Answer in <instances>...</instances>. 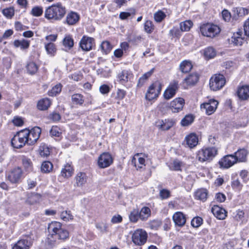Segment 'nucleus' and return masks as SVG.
Segmentation results:
<instances>
[{
	"label": "nucleus",
	"instance_id": "f257e3e1",
	"mask_svg": "<svg viewBox=\"0 0 249 249\" xmlns=\"http://www.w3.org/2000/svg\"><path fill=\"white\" fill-rule=\"evenodd\" d=\"M218 154V148L215 146L203 147L197 151L196 159L200 163L212 161Z\"/></svg>",
	"mask_w": 249,
	"mask_h": 249
},
{
	"label": "nucleus",
	"instance_id": "f03ea898",
	"mask_svg": "<svg viewBox=\"0 0 249 249\" xmlns=\"http://www.w3.org/2000/svg\"><path fill=\"white\" fill-rule=\"evenodd\" d=\"M66 12V8L58 3L48 7L45 11V17L48 19L59 20L62 19Z\"/></svg>",
	"mask_w": 249,
	"mask_h": 249
},
{
	"label": "nucleus",
	"instance_id": "7ed1b4c3",
	"mask_svg": "<svg viewBox=\"0 0 249 249\" xmlns=\"http://www.w3.org/2000/svg\"><path fill=\"white\" fill-rule=\"evenodd\" d=\"M48 231L50 234L55 238L65 240L69 237L68 231L62 228V224L58 222L54 221L49 224Z\"/></svg>",
	"mask_w": 249,
	"mask_h": 249
},
{
	"label": "nucleus",
	"instance_id": "20e7f679",
	"mask_svg": "<svg viewBox=\"0 0 249 249\" xmlns=\"http://www.w3.org/2000/svg\"><path fill=\"white\" fill-rule=\"evenodd\" d=\"M200 31L203 36L213 38L220 32V29L216 25L207 23L200 26Z\"/></svg>",
	"mask_w": 249,
	"mask_h": 249
},
{
	"label": "nucleus",
	"instance_id": "39448f33",
	"mask_svg": "<svg viewBox=\"0 0 249 249\" xmlns=\"http://www.w3.org/2000/svg\"><path fill=\"white\" fill-rule=\"evenodd\" d=\"M27 131H24L23 130L17 132L11 140L12 145L16 148H20L22 147L26 143L28 144Z\"/></svg>",
	"mask_w": 249,
	"mask_h": 249
},
{
	"label": "nucleus",
	"instance_id": "423d86ee",
	"mask_svg": "<svg viewBox=\"0 0 249 249\" xmlns=\"http://www.w3.org/2000/svg\"><path fill=\"white\" fill-rule=\"evenodd\" d=\"M162 86V84L159 81H156L151 84L145 94L146 99L151 101L157 98L161 92Z\"/></svg>",
	"mask_w": 249,
	"mask_h": 249
},
{
	"label": "nucleus",
	"instance_id": "0eeeda50",
	"mask_svg": "<svg viewBox=\"0 0 249 249\" xmlns=\"http://www.w3.org/2000/svg\"><path fill=\"white\" fill-rule=\"evenodd\" d=\"M226 83L224 76L220 74H216L210 80V87L213 91L218 90L222 88Z\"/></svg>",
	"mask_w": 249,
	"mask_h": 249
},
{
	"label": "nucleus",
	"instance_id": "6e6552de",
	"mask_svg": "<svg viewBox=\"0 0 249 249\" xmlns=\"http://www.w3.org/2000/svg\"><path fill=\"white\" fill-rule=\"evenodd\" d=\"M147 239V233L142 229L135 230L132 235V241L136 245H143L146 243Z\"/></svg>",
	"mask_w": 249,
	"mask_h": 249
},
{
	"label": "nucleus",
	"instance_id": "1a4fd4ad",
	"mask_svg": "<svg viewBox=\"0 0 249 249\" xmlns=\"http://www.w3.org/2000/svg\"><path fill=\"white\" fill-rule=\"evenodd\" d=\"M23 176V171L21 168L16 167L10 171L7 174V179L12 183H18L21 179Z\"/></svg>",
	"mask_w": 249,
	"mask_h": 249
},
{
	"label": "nucleus",
	"instance_id": "9d476101",
	"mask_svg": "<svg viewBox=\"0 0 249 249\" xmlns=\"http://www.w3.org/2000/svg\"><path fill=\"white\" fill-rule=\"evenodd\" d=\"M24 131H27V135L28 144L32 145L35 143L39 138L41 132V130L40 127L36 126L33 128L31 130L28 129H24Z\"/></svg>",
	"mask_w": 249,
	"mask_h": 249
},
{
	"label": "nucleus",
	"instance_id": "9b49d317",
	"mask_svg": "<svg viewBox=\"0 0 249 249\" xmlns=\"http://www.w3.org/2000/svg\"><path fill=\"white\" fill-rule=\"evenodd\" d=\"M113 161L111 155L107 152L100 155L98 159V165L100 168H105L109 167Z\"/></svg>",
	"mask_w": 249,
	"mask_h": 249
},
{
	"label": "nucleus",
	"instance_id": "f8f14e48",
	"mask_svg": "<svg viewBox=\"0 0 249 249\" xmlns=\"http://www.w3.org/2000/svg\"><path fill=\"white\" fill-rule=\"evenodd\" d=\"M218 102L214 99H210L208 102L204 103L200 106L201 109L204 110L205 113L210 115L213 114L216 110Z\"/></svg>",
	"mask_w": 249,
	"mask_h": 249
},
{
	"label": "nucleus",
	"instance_id": "ddd939ff",
	"mask_svg": "<svg viewBox=\"0 0 249 249\" xmlns=\"http://www.w3.org/2000/svg\"><path fill=\"white\" fill-rule=\"evenodd\" d=\"M179 88L178 82L175 80L172 81L163 93V97L166 100L173 98Z\"/></svg>",
	"mask_w": 249,
	"mask_h": 249
},
{
	"label": "nucleus",
	"instance_id": "4468645a",
	"mask_svg": "<svg viewBox=\"0 0 249 249\" xmlns=\"http://www.w3.org/2000/svg\"><path fill=\"white\" fill-rule=\"evenodd\" d=\"M237 162L234 155L229 154L223 157L218 163L221 168L228 169Z\"/></svg>",
	"mask_w": 249,
	"mask_h": 249
},
{
	"label": "nucleus",
	"instance_id": "2eb2a0df",
	"mask_svg": "<svg viewBox=\"0 0 249 249\" xmlns=\"http://www.w3.org/2000/svg\"><path fill=\"white\" fill-rule=\"evenodd\" d=\"M184 100L182 98H176L171 102L169 108L173 113L181 111L184 105Z\"/></svg>",
	"mask_w": 249,
	"mask_h": 249
},
{
	"label": "nucleus",
	"instance_id": "dca6fc26",
	"mask_svg": "<svg viewBox=\"0 0 249 249\" xmlns=\"http://www.w3.org/2000/svg\"><path fill=\"white\" fill-rule=\"evenodd\" d=\"M211 211L213 214L219 220H224L227 216V211L224 208L216 205L212 207Z\"/></svg>",
	"mask_w": 249,
	"mask_h": 249
},
{
	"label": "nucleus",
	"instance_id": "f3484780",
	"mask_svg": "<svg viewBox=\"0 0 249 249\" xmlns=\"http://www.w3.org/2000/svg\"><path fill=\"white\" fill-rule=\"evenodd\" d=\"M133 78V74L128 70H124L119 72L117 75V79L122 84H125Z\"/></svg>",
	"mask_w": 249,
	"mask_h": 249
},
{
	"label": "nucleus",
	"instance_id": "a211bd4d",
	"mask_svg": "<svg viewBox=\"0 0 249 249\" xmlns=\"http://www.w3.org/2000/svg\"><path fill=\"white\" fill-rule=\"evenodd\" d=\"M32 244L30 238L18 240L13 247L12 249H29Z\"/></svg>",
	"mask_w": 249,
	"mask_h": 249
},
{
	"label": "nucleus",
	"instance_id": "6ab92c4d",
	"mask_svg": "<svg viewBox=\"0 0 249 249\" xmlns=\"http://www.w3.org/2000/svg\"><path fill=\"white\" fill-rule=\"evenodd\" d=\"M175 124L172 119H165L159 120L156 123L157 126L161 130H168Z\"/></svg>",
	"mask_w": 249,
	"mask_h": 249
},
{
	"label": "nucleus",
	"instance_id": "aec40b11",
	"mask_svg": "<svg viewBox=\"0 0 249 249\" xmlns=\"http://www.w3.org/2000/svg\"><path fill=\"white\" fill-rule=\"evenodd\" d=\"M173 219L176 225L183 226L186 221L185 215L180 212H176L173 215Z\"/></svg>",
	"mask_w": 249,
	"mask_h": 249
},
{
	"label": "nucleus",
	"instance_id": "412c9836",
	"mask_svg": "<svg viewBox=\"0 0 249 249\" xmlns=\"http://www.w3.org/2000/svg\"><path fill=\"white\" fill-rule=\"evenodd\" d=\"M248 154L249 152L247 149L242 148L238 149L233 155L237 162H244L247 161Z\"/></svg>",
	"mask_w": 249,
	"mask_h": 249
},
{
	"label": "nucleus",
	"instance_id": "4be33fe9",
	"mask_svg": "<svg viewBox=\"0 0 249 249\" xmlns=\"http://www.w3.org/2000/svg\"><path fill=\"white\" fill-rule=\"evenodd\" d=\"M237 94L241 100H247L249 98V86L245 85L239 87Z\"/></svg>",
	"mask_w": 249,
	"mask_h": 249
},
{
	"label": "nucleus",
	"instance_id": "5701e85b",
	"mask_svg": "<svg viewBox=\"0 0 249 249\" xmlns=\"http://www.w3.org/2000/svg\"><path fill=\"white\" fill-rule=\"evenodd\" d=\"M185 141L186 144L190 148L196 147L198 142V139L197 135L194 133H190L185 137Z\"/></svg>",
	"mask_w": 249,
	"mask_h": 249
},
{
	"label": "nucleus",
	"instance_id": "b1692460",
	"mask_svg": "<svg viewBox=\"0 0 249 249\" xmlns=\"http://www.w3.org/2000/svg\"><path fill=\"white\" fill-rule=\"evenodd\" d=\"M249 14V10L243 7L234 8L232 10V20H237L239 17Z\"/></svg>",
	"mask_w": 249,
	"mask_h": 249
},
{
	"label": "nucleus",
	"instance_id": "393cba45",
	"mask_svg": "<svg viewBox=\"0 0 249 249\" xmlns=\"http://www.w3.org/2000/svg\"><path fill=\"white\" fill-rule=\"evenodd\" d=\"M80 46L84 51H88L91 50L92 47V38L84 36L80 42Z\"/></svg>",
	"mask_w": 249,
	"mask_h": 249
},
{
	"label": "nucleus",
	"instance_id": "a878e982",
	"mask_svg": "<svg viewBox=\"0 0 249 249\" xmlns=\"http://www.w3.org/2000/svg\"><path fill=\"white\" fill-rule=\"evenodd\" d=\"M140 155V153L136 154L131 160V164L136 168H142V166L145 165V159L143 158L138 157Z\"/></svg>",
	"mask_w": 249,
	"mask_h": 249
},
{
	"label": "nucleus",
	"instance_id": "bb28decb",
	"mask_svg": "<svg viewBox=\"0 0 249 249\" xmlns=\"http://www.w3.org/2000/svg\"><path fill=\"white\" fill-rule=\"evenodd\" d=\"M199 75L196 73L189 74L184 79V82L189 86H194L199 80Z\"/></svg>",
	"mask_w": 249,
	"mask_h": 249
},
{
	"label": "nucleus",
	"instance_id": "cd10ccee",
	"mask_svg": "<svg viewBox=\"0 0 249 249\" xmlns=\"http://www.w3.org/2000/svg\"><path fill=\"white\" fill-rule=\"evenodd\" d=\"M73 173V169L71 165L67 163L64 166L61 171V176L65 178H69L72 176Z\"/></svg>",
	"mask_w": 249,
	"mask_h": 249
},
{
	"label": "nucleus",
	"instance_id": "c85d7f7f",
	"mask_svg": "<svg viewBox=\"0 0 249 249\" xmlns=\"http://www.w3.org/2000/svg\"><path fill=\"white\" fill-rule=\"evenodd\" d=\"M79 19V15L74 12H71L69 13L66 18V21L69 25L75 24L78 21Z\"/></svg>",
	"mask_w": 249,
	"mask_h": 249
},
{
	"label": "nucleus",
	"instance_id": "c756f323",
	"mask_svg": "<svg viewBox=\"0 0 249 249\" xmlns=\"http://www.w3.org/2000/svg\"><path fill=\"white\" fill-rule=\"evenodd\" d=\"M51 104V100L47 98L39 100L37 103V108L40 110H47Z\"/></svg>",
	"mask_w": 249,
	"mask_h": 249
},
{
	"label": "nucleus",
	"instance_id": "7c9ffc66",
	"mask_svg": "<svg viewBox=\"0 0 249 249\" xmlns=\"http://www.w3.org/2000/svg\"><path fill=\"white\" fill-rule=\"evenodd\" d=\"M151 215V210L149 207H143L139 211L140 219L142 221H146Z\"/></svg>",
	"mask_w": 249,
	"mask_h": 249
},
{
	"label": "nucleus",
	"instance_id": "2f4dec72",
	"mask_svg": "<svg viewBox=\"0 0 249 249\" xmlns=\"http://www.w3.org/2000/svg\"><path fill=\"white\" fill-rule=\"evenodd\" d=\"M38 153L41 157L46 158L48 157L50 154V150L49 147L44 143H41L38 150Z\"/></svg>",
	"mask_w": 249,
	"mask_h": 249
},
{
	"label": "nucleus",
	"instance_id": "473e14b6",
	"mask_svg": "<svg viewBox=\"0 0 249 249\" xmlns=\"http://www.w3.org/2000/svg\"><path fill=\"white\" fill-rule=\"evenodd\" d=\"M154 68H152L148 72L144 73L139 79L137 86L141 87L146 82L148 79L152 75L154 71Z\"/></svg>",
	"mask_w": 249,
	"mask_h": 249
},
{
	"label": "nucleus",
	"instance_id": "72a5a7b5",
	"mask_svg": "<svg viewBox=\"0 0 249 249\" xmlns=\"http://www.w3.org/2000/svg\"><path fill=\"white\" fill-rule=\"evenodd\" d=\"M195 196L196 199L205 201L207 198L208 192L204 189H198L195 192Z\"/></svg>",
	"mask_w": 249,
	"mask_h": 249
},
{
	"label": "nucleus",
	"instance_id": "f704fd0d",
	"mask_svg": "<svg viewBox=\"0 0 249 249\" xmlns=\"http://www.w3.org/2000/svg\"><path fill=\"white\" fill-rule=\"evenodd\" d=\"M75 183L77 186H81L87 181V176L85 173L80 172L75 177Z\"/></svg>",
	"mask_w": 249,
	"mask_h": 249
},
{
	"label": "nucleus",
	"instance_id": "c9c22d12",
	"mask_svg": "<svg viewBox=\"0 0 249 249\" xmlns=\"http://www.w3.org/2000/svg\"><path fill=\"white\" fill-rule=\"evenodd\" d=\"M193 68L190 61L184 60L181 62L179 65V69L183 73H187L190 71Z\"/></svg>",
	"mask_w": 249,
	"mask_h": 249
},
{
	"label": "nucleus",
	"instance_id": "e433bc0d",
	"mask_svg": "<svg viewBox=\"0 0 249 249\" xmlns=\"http://www.w3.org/2000/svg\"><path fill=\"white\" fill-rule=\"evenodd\" d=\"M184 166L183 163L178 160L176 159L173 160L169 165V167L170 170L174 171H181V168Z\"/></svg>",
	"mask_w": 249,
	"mask_h": 249
},
{
	"label": "nucleus",
	"instance_id": "4c0bfd02",
	"mask_svg": "<svg viewBox=\"0 0 249 249\" xmlns=\"http://www.w3.org/2000/svg\"><path fill=\"white\" fill-rule=\"evenodd\" d=\"M30 42V41L24 39L21 40H16L14 42V45L16 48L20 47L21 49L24 50L29 48Z\"/></svg>",
	"mask_w": 249,
	"mask_h": 249
},
{
	"label": "nucleus",
	"instance_id": "58836bf2",
	"mask_svg": "<svg viewBox=\"0 0 249 249\" xmlns=\"http://www.w3.org/2000/svg\"><path fill=\"white\" fill-rule=\"evenodd\" d=\"M62 88V85L60 83L57 84L51 90H49L48 94L50 96H55L61 91Z\"/></svg>",
	"mask_w": 249,
	"mask_h": 249
},
{
	"label": "nucleus",
	"instance_id": "ea45409f",
	"mask_svg": "<svg viewBox=\"0 0 249 249\" xmlns=\"http://www.w3.org/2000/svg\"><path fill=\"white\" fill-rule=\"evenodd\" d=\"M195 117L192 114L186 115L181 121V125L186 126L190 125L194 121Z\"/></svg>",
	"mask_w": 249,
	"mask_h": 249
},
{
	"label": "nucleus",
	"instance_id": "a19ab883",
	"mask_svg": "<svg viewBox=\"0 0 249 249\" xmlns=\"http://www.w3.org/2000/svg\"><path fill=\"white\" fill-rule=\"evenodd\" d=\"M45 48L48 54L52 56L54 55L56 52V48L54 43L50 42L45 44Z\"/></svg>",
	"mask_w": 249,
	"mask_h": 249
},
{
	"label": "nucleus",
	"instance_id": "79ce46f5",
	"mask_svg": "<svg viewBox=\"0 0 249 249\" xmlns=\"http://www.w3.org/2000/svg\"><path fill=\"white\" fill-rule=\"evenodd\" d=\"M53 168V164L49 161H46L42 162L41 170L44 173H48L51 172Z\"/></svg>",
	"mask_w": 249,
	"mask_h": 249
},
{
	"label": "nucleus",
	"instance_id": "37998d69",
	"mask_svg": "<svg viewBox=\"0 0 249 249\" xmlns=\"http://www.w3.org/2000/svg\"><path fill=\"white\" fill-rule=\"evenodd\" d=\"M204 54L208 59L213 58L216 55V51L213 47H209L204 50Z\"/></svg>",
	"mask_w": 249,
	"mask_h": 249
},
{
	"label": "nucleus",
	"instance_id": "c03bdc74",
	"mask_svg": "<svg viewBox=\"0 0 249 249\" xmlns=\"http://www.w3.org/2000/svg\"><path fill=\"white\" fill-rule=\"evenodd\" d=\"M129 218L131 222L136 223L140 219L139 210L137 209H134L131 211L129 215Z\"/></svg>",
	"mask_w": 249,
	"mask_h": 249
},
{
	"label": "nucleus",
	"instance_id": "a18cd8bd",
	"mask_svg": "<svg viewBox=\"0 0 249 249\" xmlns=\"http://www.w3.org/2000/svg\"><path fill=\"white\" fill-rule=\"evenodd\" d=\"M63 46L71 49L74 45L73 40L71 36L70 35L66 36L63 40Z\"/></svg>",
	"mask_w": 249,
	"mask_h": 249
},
{
	"label": "nucleus",
	"instance_id": "49530a36",
	"mask_svg": "<svg viewBox=\"0 0 249 249\" xmlns=\"http://www.w3.org/2000/svg\"><path fill=\"white\" fill-rule=\"evenodd\" d=\"M26 69L29 74L33 75L37 71L38 67L35 63L31 62L27 65Z\"/></svg>",
	"mask_w": 249,
	"mask_h": 249
},
{
	"label": "nucleus",
	"instance_id": "de8ad7c7",
	"mask_svg": "<svg viewBox=\"0 0 249 249\" xmlns=\"http://www.w3.org/2000/svg\"><path fill=\"white\" fill-rule=\"evenodd\" d=\"M100 48L104 53L107 54L111 51L112 46L108 41H105L101 44Z\"/></svg>",
	"mask_w": 249,
	"mask_h": 249
},
{
	"label": "nucleus",
	"instance_id": "09e8293b",
	"mask_svg": "<svg viewBox=\"0 0 249 249\" xmlns=\"http://www.w3.org/2000/svg\"><path fill=\"white\" fill-rule=\"evenodd\" d=\"M192 26L193 22L191 20H186L180 23V29L183 32L188 31Z\"/></svg>",
	"mask_w": 249,
	"mask_h": 249
},
{
	"label": "nucleus",
	"instance_id": "8fccbe9b",
	"mask_svg": "<svg viewBox=\"0 0 249 249\" xmlns=\"http://www.w3.org/2000/svg\"><path fill=\"white\" fill-rule=\"evenodd\" d=\"M144 31L148 34L152 33L155 29L153 22L151 20H146L144 24Z\"/></svg>",
	"mask_w": 249,
	"mask_h": 249
},
{
	"label": "nucleus",
	"instance_id": "3c124183",
	"mask_svg": "<svg viewBox=\"0 0 249 249\" xmlns=\"http://www.w3.org/2000/svg\"><path fill=\"white\" fill-rule=\"evenodd\" d=\"M96 228L101 233H107L108 231L107 224L104 222L97 223L96 225Z\"/></svg>",
	"mask_w": 249,
	"mask_h": 249
},
{
	"label": "nucleus",
	"instance_id": "603ef678",
	"mask_svg": "<svg viewBox=\"0 0 249 249\" xmlns=\"http://www.w3.org/2000/svg\"><path fill=\"white\" fill-rule=\"evenodd\" d=\"M165 17V14L161 10H159L154 15V19L157 22H160Z\"/></svg>",
	"mask_w": 249,
	"mask_h": 249
},
{
	"label": "nucleus",
	"instance_id": "864d4df0",
	"mask_svg": "<svg viewBox=\"0 0 249 249\" xmlns=\"http://www.w3.org/2000/svg\"><path fill=\"white\" fill-rule=\"evenodd\" d=\"M60 217L65 221H68L70 220H72L73 218V216L70 211H63L61 213Z\"/></svg>",
	"mask_w": 249,
	"mask_h": 249
},
{
	"label": "nucleus",
	"instance_id": "5fc2aeb1",
	"mask_svg": "<svg viewBox=\"0 0 249 249\" xmlns=\"http://www.w3.org/2000/svg\"><path fill=\"white\" fill-rule=\"evenodd\" d=\"M71 99L74 104L82 105L84 103V99L82 95L74 94L71 97Z\"/></svg>",
	"mask_w": 249,
	"mask_h": 249
},
{
	"label": "nucleus",
	"instance_id": "6e6d98bb",
	"mask_svg": "<svg viewBox=\"0 0 249 249\" xmlns=\"http://www.w3.org/2000/svg\"><path fill=\"white\" fill-rule=\"evenodd\" d=\"M203 223V219L201 217L196 216L191 221V225L194 228H198Z\"/></svg>",
	"mask_w": 249,
	"mask_h": 249
},
{
	"label": "nucleus",
	"instance_id": "4d7b16f0",
	"mask_svg": "<svg viewBox=\"0 0 249 249\" xmlns=\"http://www.w3.org/2000/svg\"><path fill=\"white\" fill-rule=\"evenodd\" d=\"M22 164L26 170H30L32 169V163L30 159L23 157L22 159Z\"/></svg>",
	"mask_w": 249,
	"mask_h": 249
},
{
	"label": "nucleus",
	"instance_id": "13d9d810",
	"mask_svg": "<svg viewBox=\"0 0 249 249\" xmlns=\"http://www.w3.org/2000/svg\"><path fill=\"white\" fill-rule=\"evenodd\" d=\"M43 13V8L41 6L34 7L31 11V14L35 17H39Z\"/></svg>",
	"mask_w": 249,
	"mask_h": 249
},
{
	"label": "nucleus",
	"instance_id": "bf43d9fd",
	"mask_svg": "<svg viewBox=\"0 0 249 249\" xmlns=\"http://www.w3.org/2000/svg\"><path fill=\"white\" fill-rule=\"evenodd\" d=\"M2 13L7 18H11L14 15V9L13 7L5 8L2 10Z\"/></svg>",
	"mask_w": 249,
	"mask_h": 249
},
{
	"label": "nucleus",
	"instance_id": "052dcab7",
	"mask_svg": "<svg viewBox=\"0 0 249 249\" xmlns=\"http://www.w3.org/2000/svg\"><path fill=\"white\" fill-rule=\"evenodd\" d=\"M223 19L225 21H229L231 18H232V16L231 13L227 9H224L221 13Z\"/></svg>",
	"mask_w": 249,
	"mask_h": 249
},
{
	"label": "nucleus",
	"instance_id": "680f3d73",
	"mask_svg": "<svg viewBox=\"0 0 249 249\" xmlns=\"http://www.w3.org/2000/svg\"><path fill=\"white\" fill-rule=\"evenodd\" d=\"M50 135L52 136L59 137L61 134L60 129L57 126H53L50 131Z\"/></svg>",
	"mask_w": 249,
	"mask_h": 249
},
{
	"label": "nucleus",
	"instance_id": "e2e57ef3",
	"mask_svg": "<svg viewBox=\"0 0 249 249\" xmlns=\"http://www.w3.org/2000/svg\"><path fill=\"white\" fill-rule=\"evenodd\" d=\"M243 38L232 36L231 41L235 45H241L243 42Z\"/></svg>",
	"mask_w": 249,
	"mask_h": 249
},
{
	"label": "nucleus",
	"instance_id": "0e129e2a",
	"mask_svg": "<svg viewBox=\"0 0 249 249\" xmlns=\"http://www.w3.org/2000/svg\"><path fill=\"white\" fill-rule=\"evenodd\" d=\"M99 91L102 94H107L110 91V88L107 85H102L99 88Z\"/></svg>",
	"mask_w": 249,
	"mask_h": 249
},
{
	"label": "nucleus",
	"instance_id": "69168bd1",
	"mask_svg": "<svg viewBox=\"0 0 249 249\" xmlns=\"http://www.w3.org/2000/svg\"><path fill=\"white\" fill-rule=\"evenodd\" d=\"M49 118L53 122H57L60 120L61 116L58 113L53 112L50 115Z\"/></svg>",
	"mask_w": 249,
	"mask_h": 249
},
{
	"label": "nucleus",
	"instance_id": "338daca9",
	"mask_svg": "<svg viewBox=\"0 0 249 249\" xmlns=\"http://www.w3.org/2000/svg\"><path fill=\"white\" fill-rule=\"evenodd\" d=\"M244 213L243 211L238 210L236 211V213L234 216V218L236 221L241 220L244 217Z\"/></svg>",
	"mask_w": 249,
	"mask_h": 249
},
{
	"label": "nucleus",
	"instance_id": "774afa93",
	"mask_svg": "<svg viewBox=\"0 0 249 249\" xmlns=\"http://www.w3.org/2000/svg\"><path fill=\"white\" fill-rule=\"evenodd\" d=\"M244 30L245 34L249 36V18L244 22Z\"/></svg>",
	"mask_w": 249,
	"mask_h": 249
}]
</instances>
